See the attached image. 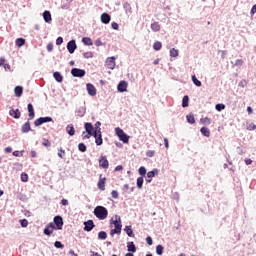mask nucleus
<instances>
[{
  "label": "nucleus",
  "mask_w": 256,
  "mask_h": 256,
  "mask_svg": "<svg viewBox=\"0 0 256 256\" xmlns=\"http://www.w3.org/2000/svg\"><path fill=\"white\" fill-rule=\"evenodd\" d=\"M54 247H56V249H63V247H65V245H63V243H61V241H56L54 243Z\"/></svg>",
  "instance_id": "obj_49"
},
{
  "label": "nucleus",
  "mask_w": 256,
  "mask_h": 256,
  "mask_svg": "<svg viewBox=\"0 0 256 256\" xmlns=\"http://www.w3.org/2000/svg\"><path fill=\"white\" fill-rule=\"evenodd\" d=\"M111 196L113 199H119V192L117 190H113L111 192Z\"/></svg>",
  "instance_id": "obj_51"
},
{
  "label": "nucleus",
  "mask_w": 256,
  "mask_h": 256,
  "mask_svg": "<svg viewBox=\"0 0 256 256\" xmlns=\"http://www.w3.org/2000/svg\"><path fill=\"white\" fill-rule=\"evenodd\" d=\"M51 121H53V118L50 116L40 117L34 121V125L36 127H41V125H43V123H51Z\"/></svg>",
  "instance_id": "obj_3"
},
{
  "label": "nucleus",
  "mask_w": 256,
  "mask_h": 256,
  "mask_svg": "<svg viewBox=\"0 0 256 256\" xmlns=\"http://www.w3.org/2000/svg\"><path fill=\"white\" fill-rule=\"evenodd\" d=\"M82 43H84L87 47H91L93 45V40L89 37L82 38Z\"/></svg>",
  "instance_id": "obj_31"
},
{
  "label": "nucleus",
  "mask_w": 256,
  "mask_h": 256,
  "mask_svg": "<svg viewBox=\"0 0 256 256\" xmlns=\"http://www.w3.org/2000/svg\"><path fill=\"white\" fill-rule=\"evenodd\" d=\"M146 155H147L148 157H155V151H154V150H148V151L146 152Z\"/></svg>",
  "instance_id": "obj_56"
},
{
  "label": "nucleus",
  "mask_w": 256,
  "mask_h": 256,
  "mask_svg": "<svg viewBox=\"0 0 256 256\" xmlns=\"http://www.w3.org/2000/svg\"><path fill=\"white\" fill-rule=\"evenodd\" d=\"M101 21L104 25H109V23H111V15L108 13H103L101 15Z\"/></svg>",
  "instance_id": "obj_19"
},
{
  "label": "nucleus",
  "mask_w": 256,
  "mask_h": 256,
  "mask_svg": "<svg viewBox=\"0 0 256 256\" xmlns=\"http://www.w3.org/2000/svg\"><path fill=\"white\" fill-rule=\"evenodd\" d=\"M94 133H101V123L99 121L94 124Z\"/></svg>",
  "instance_id": "obj_38"
},
{
  "label": "nucleus",
  "mask_w": 256,
  "mask_h": 256,
  "mask_svg": "<svg viewBox=\"0 0 256 256\" xmlns=\"http://www.w3.org/2000/svg\"><path fill=\"white\" fill-rule=\"evenodd\" d=\"M105 183H107V178H103V175L100 174V178L97 183V187L100 189V191H105Z\"/></svg>",
  "instance_id": "obj_14"
},
{
  "label": "nucleus",
  "mask_w": 256,
  "mask_h": 256,
  "mask_svg": "<svg viewBox=\"0 0 256 256\" xmlns=\"http://www.w3.org/2000/svg\"><path fill=\"white\" fill-rule=\"evenodd\" d=\"M56 45H63V37H58L56 39Z\"/></svg>",
  "instance_id": "obj_59"
},
{
  "label": "nucleus",
  "mask_w": 256,
  "mask_h": 256,
  "mask_svg": "<svg viewBox=\"0 0 256 256\" xmlns=\"http://www.w3.org/2000/svg\"><path fill=\"white\" fill-rule=\"evenodd\" d=\"M94 215L95 217H97V219H100V221H103L105 220L107 215H109V211H107V208H105L104 206H97L94 209Z\"/></svg>",
  "instance_id": "obj_2"
},
{
  "label": "nucleus",
  "mask_w": 256,
  "mask_h": 256,
  "mask_svg": "<svg viewBox=\"0 0 256 256\" xmlns=\"http://www.w3.org/2000/svg\"><path fill=\"white\" fill-rule=\"evenodd\" d=\"M35 119V109L33 108V104H28V121H32Z\"/></svg>",
  "instance_id": "obj_16"
},
{
  "label": "nucleus",
  "mask_w": 256,
  "mask_h": 256,
  "mask_svg": "<svg viewBox=\"0 0 256 256\" xmlns=\"http://www.w3.org/2000/svg\"><path fill=\"white\" fill-rule=\"evenodd\" d=\"M66 132L68 133V135H70V137H73V135H75V127L73 126V124H68L66 126Z\"/></svg>",
  "instance_id": "obj_23"
},
{
  "label": "nucleus",
  "mask_w": 256,
  "mask_h": 256,
  "mask_svg": "<svg viewBox=\"0 0 256 256\" xmlns=\"http://www.w3.org/2000/svg\"><path fill=\"white\" fill-rule=\"evenodd\" d=\"M9 116L13 117V119H20L21 118V111L19 109H11L9 111Z\"/></svg>",
  "instance_id": "obj_17"
},
{
  "label": "nucleus",
  "mask_w": 256,
  "mask_h": 256,
  "mask_svg": "<svg viewBox=\"0 0 256 256\" xmlns=\"http://www.w3.org/2000/svg\"><path fill=\"white\" fill-rule=\"evenodd\" d=\"M186 120H187V123H189L190 125L195 124V116L193 115V113H189L186 116Z\"/></svg>",
  "instance_id": "obj_30"
},
{
  "label": "nucleus",
  "mask_w": 256,
  "mask_h": 256,
  "mask_svg": "<svg viewBox=\"0 0 256 256\" xmlns=\"http://www.w3.org/2000/svg\"><path fill=\"white\" fill-rule=\"evenodd\" d=\"M119 139L122 141V143H129V136L126 133L122 134Z\"/></svg>",
  "instance_id": "obj_40"
},
{
  "label": "nucleus",
  "mask_w": 256,
  "mask_h": 256,
  "mask_svg": "<svg viewBox=\"0 0 256 256\" xmlns=\"http://www.w3.org/2000/svg\"><path fill=\"white\" fill-rule=\"evenodd\" d=\"M16 47H23L25 45V39L24 38H17L15 41Z\"/></svg>",
  "instance_id": "obj_34"
},
{
  "label": "nucleus",
  "mask_w": 256,
  "mask_h": 256,
  "mask_svg": "<svg viewBox=\"0 0 256 256\" xmlns=\"http://www.w3.org/2000/svg\"><path fill=\"white\" fill-rule=\"evenodd\" d=\"M192 82L194 83V85H196V87H201L202 83L201 81H199V79H197V76L192 75Z\"/></svg>",
  "instance_id": "obj_39"
},
{
  "label": "nucleus",
  "mask_w": 256,
  "mask_h": 256,
  "mask_svg": "<svg viewBox=\"0 0 256 256\" xmlns=\"http://www.w3.org/2000/svg\"><path fill=\"white\" fill-rule=\"evenodd\" d=\"M124 231L128 237H135V234H133V228H131V226H126Z\"/></svg>",
  "instance_id": "obj_32"
},
{
  "label": "nucleus",
  "mask_w": 256,
  "mask_h": 256,
  "mask_svg": "<svg viewBox=\"0 0 256 256\" xmlns=\"http://www.w3.org/2000/svg\"><path fill=\"white\" fill-rule=\"evenodd\" d=\"M150 27L154 31V33L161 31V25L159 24V22H153Z\"/></svg>",
  "instance_id": "obj_26"
},
{
  "label": "nucleus",
  "mask_w": 256,
  "mask_h": 256,
  "mask_svg": "<svg viewBox=\"0 0 256 256\" xmlns=\"http://www.w3.org/2000/svg\"><path fill=\"white\" fill-rule=\"evenodd\" d=\"M115 56H112V57H108L107 59H106V67H107V69H111V70H113V69H115Z\"/></svg>",
  "instance_id": "obj_11"
},
{
  "label": "nucleus",
  "mask_w": 256,
  "mask_h": 256,
  "mask_svg": "<svg viewBox=\"0 0 256 256\" xmlns=\"http://www.w3.org/2000/svg\"><path fill=\"white\" fill-rule=\"evenodd\" d=\"M215 109L216 111H223V109H225V104H216Z\"/></svg>",
  "instance_id": "obj_50"
},
{
  "label": "nucleus",
  "mask_w": 256,
  "mask_h": 256,
  "mask_svg": "<svg viewBox=\"0 0 256 256\" xmlns=\"http://www.w3.org/2000/svg\"><path fill=\"white\" fill-rule=\"evenodd\" d=\"M95 229V223L93 220H88L84 222V231H87V233L93 231Z\"/></svg>",
  "instance_id": "obj_8"
},
{
  "label": "nucleus",
  "mask_w": 256,
  "mask_h": 256,
  "mask_svg": "<svg viewBox=\"0 0 256 256\" xmlns=\"http://www.w3.org/2000/svg\"><path fill=\"white\" fill-rule=\"evenodd\" d=\"M115 220H111L110 225H114V229L110 230V235L113 237L114 235H121V229L123 224L121 223V216L115 215Z\"/></svg>",
  "instance_id": "obj_1"
},
{
  "label": "nucleus",
  "mask_w": 256,
  "mask_h": 256,
  "mask_svg": "<svg viewBox=\"0 0 256 256\" xmlns=\"http://www.w3.org/2000/svg\"><path fill=\"white\" fill-rule=\"evenodd\" d=\"M170 57H179V50L175 48L170 49Z\"/></svg>",
  "instance_id": "obj_41"
},
{
  "label": "nucleus",
  "mask_w": 256,
  "mask_h": 256,
  "mask_svg": "<svg viewBox=\"0 0 256 256\" xmlns=\"http://www.w3.org/2000/svg\"><path fill=\"white\" fill-rule=\"evenodd\" d=\"M76 49H77V43L75 42V40H70L67 43V50L70 53V55H73V53H75Z\"/></svg>",
  "instance_id": "obj_6"
},
{
  "label": "nucleus",
  "mask_w": 256,
  "mask_h": 256,
  "mask_svg": "<svg viewBox=\"0 0 256 256\" xmlns=\"http://www.w3.org/2000/svg\"><path fill=\"white\" fill-rule=\"evenodd\" d=\"M82 137L83 139H89L90 137H93V134H89V133L85 134V132H83Z\"/></svg>",
  "instance_id": "obj_60"
},
{
  "label": "nucleus",
  "mask_w": 256,
  "mask_h": 256,
  "mask_svg": "<svg viewBox=\"0 0 256 256\" xmlns=\"http://www.w3.org/2000/svg\"><path fill=\"white\" fill-rule=\"evenodd\" d=\"M92 137L95 138V143L97 146L103 145V136H102L101 132H94L92 134Z\"/></svg>",
  "instance_id": "obj_9"
},
{
  "label": "nucleus",
  "mask_w": 256,
  "mask_h": 256,
  "mask_svg": "<svg viewBox=\"0 0 256 256\" xmlns=\"http://www.w3.org/2000/svg\"><path fill=\"white\" fill-rule=\"evenodd\" d=\"M242 65H243V60L237 59L235 61V64H234L235 67H241Z\"/></svg>",
  "instance_id": "obj_55"
},
{
  "label": "nucleus",
  "mask_w": 256,
  "mask_h": 256,
  "mask_svg": "<svg viewBox=\"0 0 256 256\" xmlns=\"http://www.w3.org/2000/svg\"><path fill=\"white\" fill-rule=\"evenodd\" d=\"M43 19H44V21H45V23H51V21H53V19L51 18V12H49V11H44L43 12Z\"/></svg>",
  "instance_id": "obj_22"
},
{
  "label": "nucleus",
  "mask_w": 256,
  "mask_h": 256,
  "mask_svg": "<svg viewBox=\"0 0 256 256\" xmlns=\"http://www.w3.org/2000/svg\"><path fill=\"white\" fill-rule=\"evenodd\" d=\"M200 132L202 133V135H203L204 137H211V131H210L209 128H207V127H202V128L200 129Z\"/></svg>",
  "instance_id": "obj_28"
},
{
  "label": "nucleus",
  "mask_w": 256,
  "mask_h": 256,
  "mask_svg": "<svg viewBox=\"0 0 256 256\" xmlns=\"http://www.w3.org/2000/svg\"><path fill=\"white\" fill-rule=\"evenodd\" d=\"M55 224L53 222L46 225L44 229V235H47L48 237H51L53 235V231H55Z\"/></svg>",
  "instance_id": "obj_4"
},
{
  "label": "nucleus",
  "mask_w": 256,
  "mask_h": 256,
  "mask_svg": "<svg viewBox=\"0 0 256 256\" xmlns=\"http://www.w3.org/2000/svg\"><path fill=\"white\" fill-rule=\"evenodd\" d=\"M144 179H143V176H140L137 178V182H136V185L139 189H143V183H144Z\"/></svg>",
  "instance_id": "obj_33"
},
{
  "label": "nucleus",
  "mask_w": 256,
  "mask_h": 256,
  "mask_svg": "<svg viewBox=\"0 0 256 256\" xmlns=\"http://www.w3.org/2000/svg\"><path fill=\"white\" fill-rule=\"evenodd\" d=\"M127 251L129 253H137V247L134 242H127Z\"/></svg>",
  "instance_id": "obj_20"
},
{
  "label": "nucleus",
  "mask_w": 256,
  "mask_h": 256,
  "mask_svg": "<svg viewBox=\"0 0 256 256\" xmlns=\"http://www.w3.org/2000/svg\"><path fill=\"white\" fill-rule=\"evenodd\" d=\"M54 224L56 225V229L58 231H61V229H63V217L61 216H55L54 217Z\"/></svg>",
  "instance_id": "obj_7"
},
{
  "label": "nucleus",
  "mask_w": 256,
  "mask_h": 256,
  "mask_svg": "<svg viewBox=\"0 0 256 256\" xmlns=\"http://www.w3.org/2000/svg\"><path fill=\"white\" fill-rule=\"evenodd\" d=\"M247 129L248 131H255L256 130V125L255 123L251 122L247 124Z\"/></svg>",
  "instance_id": "obj_45"
},
{
  "label": "nucleus",
  "mask_w": 256,
  "mask_h": 256,
  "mask_svg": "<svg viewBox=\"0 0 256 256\" xmlns=\"http://www.w3.org/2000/svg\"><path fill=\"white\" fill-rule=\"evenodd\" d=\"M84 59H93V52H85L83 53Z\"/></svg>",
  "instance_id": "obj_47"
},
{
  "label": "nucleus",
  "mask_w": 256,
  "mask_h": 256,
  "mask_svg": "<svg viewBox=\"0 0 256 256\" xmlns=\"http://www.w3.org/2000/svg\"><path fill=\"white\" fill-rule=\"evenodd\" d=\"M115 133H116L117 137H121L122 135L125 134V132L123 131V129H121V128H119V127L115 128Z\"/></svg>",
  "instance_id": "obj_44"
},
{
  "label": "nucleus",
  "mask_w": 256,
  "mask_h": 256,
  "mask_svg": "<svg viewBox=\"0 0 256 256\" xmlns=\"http://www.w3.org/2000/svg\"><path fill=\"white\" fill-rule=\"evenodd\" d=\"M163 245H158V246H156V253L158 254V255H163Z\"/></svg>",
  "instance_id": "obj_46"
},
{
  "label": "nucleus",
  "mask_w": 256,
  "mask_h": 256,
  "mask_svg": "<svg viewBox=\"0 0 256 256\" xmlns=\"http://www.w3.org/2000/svg\"><path fill=\"white\" fill-rule=\"evenodd\" d=\"M146 243H147V245H153V238H151V236H147Z\"/></svg>",
  "instance_id": "obj_57"
},
{
  "label": "nucleus",
  "mask_w": 256,
  "mask_h": 256,
  "mask_svg": "<svg viewBox=\"0 0 256 256\" xmlns=\"http://www.w3.org/2000/svg\"><path fill=\"white\" fill-rule=\"evenodd\" d=\"M123 7H124V11L127 15H131L133 13V10L131 8V4H129V2H125L123 4Z\"/></svg>",
  "instance_id": "obj_25"
},
{
  "label": "nucleus",
  "mask_w": 256,
  "mask_h": 256,
  "mask_svg": "<svg viewBox=\"0 0 256 256\" xmlns=\"http://www.w3.org/2000/svg\"><path fill=\"white\" fill-rule=\"evenodd\" d=\"M84 127L86 133H89V135H93L95 133V128L93 127V124H91L90 122H86Z\"/></svg>",
  "instance_id": "obj_18"
},
{
  "label": "nucleus",
  "mask_w": 256,
  "mask_h": 256,
  "mask_svg": "<svg viewBox=\"0 0 256 256\" xmlns=\"http://www.w3.org/2000/svg\"><path fill=\"white\" fill-rule=\"evenodd\" d=\"M161 47H163V44L161 42L157 41L153 44L154 51H161Z\"/></svg>",
  "instance_id": "obj_37"
},
{
  "label": "nucleus",
  "mask_w": 256,
  "mask_h": 256,
  "mask_svg": "<svg viewBox=\"0 0 256 256\" xmlns=\"http://www.w3.org/2000/svg\"><path fill=\"white\" fill-rule=\"evenodd\" d=\"M98 239L102 240V241H105V239H107V232L105 231H100L98 233Z\"/></svg>",
  "instance_id": "obj_36"
},
{
  "label": "nucleus",
  "mask_w": 256,
  "mask_h": 256,
  "mask_svg": "<svg viewBox=\"0 0 256 256\" xmlns=\"http://www.w3.org/2000/svg\"><path fill=\"white\" fill-rule=\"evenodd\" d=\"M99 166L102 167V169H109V160H107V157L105 156L100 157Z\"/></svg>",
  "instance_id": "obj_13"
},
{
  "label": "nucleus",
  "mask_w": 256,
  "mask_h": 256,
  "mask_svg": "<svg viewBox=\"0 0 256 256\" xmlns=\"http://www.w3.org/2000/svg\"><path fill=\"white\" fill-rule=\"evenodd\" d=\"M111 27H112V29H114L115 31L119 30V24L116 23V22H112Z\"/></svg>",
  "instance_id": "obj_58"
},
{
  "label": "nucleus",
  "mask_w": 256,
  "mask_h": 256,
  "mask_svg": "<svg viewBox=\"0 0 256 256\" xmlns=\"http://www.w3.org/2000/svg\"><path fill=\"white\" fill-rule=\"evenodd\" d=\"M90 256H102L101 254H99L98 252H95L93 250H90Z\"/></svg>",
  "instance_id": "obj_63"
},
{
  "label": "nucleus",
  "mask_w": 256,
  "mask_h": 256,
  "mask_svg": "<svg viewBox=\"0 0 256 256\" xmlns=\"http://www.w3.org/2000/svg\"><path fill=\"white\" fill-rule=\"evenodd\" d=\"M21 181L27 183V181H29V176L27 174H21Z\"/></svg>",
  "instance_id": "obj_53"
},
{
  "label": "nucleus",
  "mask_w": 256,
  "mask_h": 256,
  "mask_svg": "<svg viewBox=\"0 0 256 256\" xmlns=\"http://www.w3.org/2000/svg\"><path fill=\"white\" fill-rule=\"evenodd\" d=\"M21 227H27L29 225V221L27 219L20 220Z\"/></svg>",
  "instance_id": "obj_52"
},
{
  "label": "nucleus",
  "mask_w": 256,
  "mask_h": 256,
  "mask_svg": "<svg viewBox=\"0 0 256 256\" xmlns=\"http://www.w3.org/2000/svg\"><path fill=\"white\" fill-rule=\"evenodd\" d=\"M254 13H256V4L252 6L250 15H253Z\"/></svg>",
  "instance_id": "obj_64"
},
{
  "label": "nucleus",
  "mask_w": 256,
  "mask_h": 256,
  "mask_svg": "<svg viewBox=\"0 0 256 256\" xmlns=\"http://www.w3.org/2000/svg\"><path fill=\"white\" fill-rule=\"evenodd\" d=\"M46 49H47V51H48L49 53H51V51H53V44H52V43H49V44L47 45Z\"/></svg>",
  "instance_id": "obj_62"
},
{
  "label": "nucleus",
  "mask_w": 256,
  "mask_h": 256,
  "mask_svg": "<svg viewBox=\"0 0 256 256\" xmlns=\"http://www.w3.org/2000/svg\"><path fill=\"white\" fill-rule=\"evenodd\" d=\"M127 86H128L127 81L125 80L120 81L117 86L119 93H125V91H127Z\"/></svg>",
  "instance_id": "obj_15"
},
{
  "label": "nucleus",
  "mask_w": 256,
  "mask_h": 256,
  "mask_svg": "<svg viewBox=\"0 0 256 256\" xmlns=\"http://www.w3.org/2000/svg\"><path fill=\"white\" fill-rule=\"evenodd\" d=\"M78 150H79L81 153H85V151H87V146L85 145V143H79V144H78Z\"/></svg>",
  "instance_id": "obj_42"
},
{
  "label": "nucleus",
  "mask_w": 256,
  "mask_h": 256,
  "mask_svg": "<svg viewBox=\"0 0 256 256\" xmlns=\"http://www.w3.org/2000/svg\"><path fill=\"white\" fill-rule=\"evenodd\" d=\"M182 107H189V96L185 95L182 99Z\"/></svg>",
  "instance_id": "obj_35"
},
{
  "label": "nucleus",
  "mask_w": 256,
  "mask_h": 256,
  "mask_svg": "<svg viewBox=\"0 0 256 256\" xmlns=\"http://www.w3.org/2000/svg\"><path fill=\"white\" fill-rule=\"evenodd\" d=\"M86 89L88 92V95H90V97H95V95H97V89L95 88V86L91 83H88L86 85Z\"/></svg>",
  "instance_id": "obj_10"
},
{
  "label": "nucleus",
  "mask_w": 256,
  "mask_h": 256,
  "mask_svg": "<svg viewBox=\"0 0 256 256\" xmlns=\"http://www.w3.org/2000/svg\"><path fill=\"white\" fill-rule=\"evenodd\" d=\"M85 70L84 69H79V68H73L71 70V75L72 77H85Z\"/></svg>",
  "instance_id": "obj_5"
},
{
  "label": "nucleus",
  "mask_w": 256,
  "mask_h": 256,
  "mask_svg": "<svg viewBox=\"0 0 256 256\" xmlns=\"http://www.w3.org/2000/svg\"><path fill=\"white\" fill-rule=\"evenodd\" d=\"M200 123H202V125H211V119L209 118L201 119Z\"/></svg>",
  "instance_id": "obj_48"
},
{
  "label": "nucleus",
  "mask_w": 256,
  "mask_h": 256,
  "mask_svg": "<svg viewBox=\"0 0 256 256\" xmlns=\"http://www.w3.org/2000/svg\"><path fill=\"white\" fill-rule=\"evenodd\" d=\"M95 45H96V47H101V46H103V42L101 41V39H97L95 41Z\"/></svg>",
  "instance_id": "obj_61"
},
{
  "label": "nucleus",
  "mask_w": 256,
  "mask_h": 256,
  "mask_svg": "<svg viewBox=\"0 0 256 256\" xmlns=\"http://www.w3.org/2000/svg\"><path fill=\"white\" fill-rule=\"evenodd\" d=\"M85 113H87V108H85V106L79 107L76 111L78 117H85Z\"/></svg>",
  "instance_id": "obj_24"
},
{
  "label": "nucleus",
  "mask_w": 256,
  "mask_h": 256,
  "mask_svg": "<svg viewBox=\"0 0 256 256\" xmlns=\"http://www.w3.org/2000/svg\"><path fill=\"white\" fill-rule=\"evenodd\" d=\"M60 152H58V157H60V159H63V157H65V150H63V148L59 149Z\"/></svg>",
  "instance_id": "obj_54"
},
{
  "label": "nucleus",
  "mask_w": 256,
  "mask_h": 256,
  "mask_svg": "<svg viewBox=\"0 0 256 256\" xmlns=\"http://www.w3.org/2000/svg\"><path fill=\"white\" fill-rule=\"evenodd\" d=\"M14 93L16 97H21L23 95V87L22 86H16L14 88Z\"/></svg>",
  "instance_id": "obj_27"
},
{
  "label": "nucleus",
  "mask_w": 256,
  "mask_h": 256,
  "mask_svg": "<svg viewBox=\"0 0 256 256\" xmlns=\"http://www.w3.org/2000/svg\"><path fill=\"white\" fill-rule=\"evenodd\" d=\"M53 77L57 83H63V76L59 72H54Z\"/></svg>",
  "instance_id": "obj_29"
},
{
  "label": "nucleus",
  "mask_w": 256,
  "mask_h": 256,
  "mask_svg": "<svg viewBox=\"0 0 256 256\" xmlns=\"http://www.w3.org/2000/svg\"><path fill=\"white\" fill-rule=\"evenodd\" d=\"M21 131L22 133H29V131H31V123L29 122V120L22 125Z\"/></svg>",
  "instance_id": "obj_21"
},
{
  "label": "nucleus",
  "mask_w": 256,
  "mask_h": 256,
  "mask_svg": "<svg viewBox=\"0 0 256 256\" xmlns=\"http://www.w3.org/2000/svg\"><path fill=\"white\" fill-rule=\"evenodd\" d=\"M138 172H139V175H141V177H145V175H147V169H145L144 166H141V167L138 169Z\"/></svg>",
  "instance_id": "obj_43"
},
{
  "label": "nucleus",
  "mask_w": 256,
  "mask_h": 256,
  "mask_svg": "<svg viewBox=\"0 0 256 256\" xmlns=\"http://www.w3.org/2000/svg\"><path fill=\"white\" fill-rule=\"evenodd\" d=\"M155 175H159L158 169H153L152 171L147 172L146 183H151V181H153V177H155Z\"/></svg>",
  "instance_id": "obj_12"
}]
</instances>
